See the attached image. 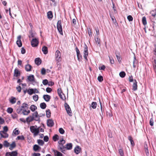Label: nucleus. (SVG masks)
I'll return each instance as SVG.
<instances>
[{
  "label": "nucleus",
  "mask_w": 156,
  "mask_h": 156,
  "mask_svg": "<svg viewBox=\"0 0 156 156\" xmlns=\"http://www.w3.org/2000/svg\"><path fill=\"white\" fill-rule=\"evenodd\" d=\"M28 105L27 103H23L21 106H19L16 109V112L19 114H21V112L24 109H28Z\"/></svg>",
  "instance_id": "nucleus-1"
},
{
  "label": "nucleus",
  "mask_w": 156,
  "mask_h": 156,
  "mask_svg": "<svg viewBox=\"0 0 156 156\" xmlns=\"http://www.w3.org/2000/svg\"><path fill=\"white\" fill-rule=\"evenodd\" d=\"M37 126H31L30 127V131L34 134L35 136H37L39 132V128H37Z\"/></svg>",
  "instance_id": "nucleus-2"
},
{
  "label": "nucleus",
  "mask_w": 156,
  "mask_h": 156,
  "mask_svg": "<svg viewBox=\"0 0 156 156\" xmlns=\"http://www.w3.org/2000/svg\"><path fill=\"white\" fill-rule=\"evenodd\" d=\"M55 60L57 63L61 62L62 60L61 53L59 51L57 50L55 52Z\"/></svg>",
  "instance_id": "nucleus-3"
},
{
  "label": "nucleus",
  "mask_w": 156,
  "mask_h": 156,
  "mask_svg": "<svg viewBox=\"0 0 156 156\" xmlns=\"http://www.w3.org/2000/svg\"><path fill=\"white\" fill-rule=\"evenodd\" d=\"M57 26L58 30L59 32L62 35L63 32L62 26V22L61 20H59L58 21Z\"/></svg>",
  "instance_id": "nucleus-4"
},
{
  "label": "nucleus",
  "mask_w": 156,
  "mask_h": 156,
  "mask_svg": "<svg viewBox=\"0 0 156 156\" xmlns=\"http://www.w3.org/2000/svg\"><path fill=\"white\" fill-rule=\"evenodd\" d=\"M83 57L86 60H87V57L88 55V47L86 45H85L83 49Z\"/></svg>",
  "instance_id": "nucleus-5"
},
{
  "label": "nucleus",
  "mask_w": 156,
  "mask_h": 156,
  "mask_svg": "<svg viewBox=\"0 0 156 156\" xmlns=\"http://www.w3.org/2000/svg\"><path fill=\"white\" fill-rule=\"evenodd\" d=\"M64 106L65 109L67 113L70 116H72V112L70 107L69 105L66 103H65L64 104Z\"/></svg>",
  "instance_id": "nucleus-6"
},
{
  "label": "nucleus",
  "mask_w": 156,
  "mask_h": 156,
  "mask_svg": "<svg viewBox=\"0 0 156 156\" xmlns=\"http://www.w3.org/2000/svg\"><path fill=\"white\" fill-rule=\"evenodd\" d=\"M75 50L76 52V55L78 60L79 62H81L82 60V55L80 54V52L78 48L77 47L75 48Z\"/></svg>",
  "instance_id": "nucleus-7"
},
{
  "label": "nucleus",
  "mask_w": 156,
  "mask_h": 156,
  "mask_svg": "<svg viewBox=\"0 0 156 156\" xmlns=\"http://www.w3.org/2000/svg\"><path fill=\"white\" fill-rule=\"evenodd\" d=\"M31 45L33 47L37 46L39 44V41L38 39L36 38H33L31 42Z\"/></svg>",
  "instance_id": "nucleus-8"
},
{
  "label": "nucleus",
  "mask_w": 156,
  "mask_h": 156,
  "mask_svg": "<svg viewBox=\"0 0 156 156\" xmlns=\"http://www.w3.org/2000/svg\"><path fill=\"white\" fill-rule=\"evenodd\" d=\"M34 118V120L36 121H37L39 120L40 118L39 117L38 112L37 111H36L34 113L32 116Z\"/></svg>",
  "instance_id": "nucleus-9"
},
{
  "label": "nucleus",
  "mask_w": 156,
  "mask_h": 156,
  "mask_svg": "<svg viewBox=\"0 0 156 156\" xmlns=\"http://www.w3.org/2000/svg\"><path fill=\"white\" fill-rule=\"evenodd\" d=\"M21 73L18 69L17 68H15L14 70L13 76L17 77L20 76Z\"/></svg>",
  "instance_id": "nucleus-10"
},
{
  "label": "nucleus",
  "mask_w": 156,
  "mask_h": 156,
  "mask_svg": "<svg viewBox=\"0 0 156 156\" xmlns=\"http://www.w3.org/2000/svg\"><path fill=\"white\" fill-rule=\"evenodd\" d=\"M0 135L2 138H6L8 137L9 135L5 131H0Z\"/></svg>",
  "instance_id": "nucleus-11"
},
{
  "label": "nucleus",
  "mask_w": 156,
  "mask_h": 156,
  "mask_svg": "<svg viewBox=\"0 0 156 156\" xmlns=\"http://www.w3.org/2000/svg\"><path fill=\"white\" fill-rule=\"evenodd\" d=\"M21 39V36H19L17 37V40L16 41V43L18 46L19 47H21L22 46V43Z\"/></svg>",
  "instance_id": "nucleus-12"
},
{
  "label": "nucleus",
  "mask_w": 156,
  "mask_h": 156,
  "mask_svg": "<svg viewBox=\"0 0 156 156\" xmlns=\"http://www.w3.org/2000/svg\"><path fill=\"white\" fill-rule=\"evenodd\" d=\"M54 124L53 121L51 119H49L47 121V125L50 127H52Z\"/></svg>",
  "instance_id": "nucleus-13"
},
{
  "label": "nucleus",
  "mask_w": 156,
  "mask_h": 156,
  "mask_svg": "<svg viewBox=\"0 0 156 156\" xmlns=\"http://www.w3.org/2000/svg\"><path fill=\"white\" fill-rule=\"evenodd\" d=\"M110 16L111 18L112 19V20L113 22V23L116 26H118V23L117 22V21L115 17L113 16L111 14H110Z\"/></svg>",
  "instance_id": "nucleus-14"
},
{
  "label": "nucleus",
  "mask_w": 156,
  "mask_h": 156,
  "mask_svg": "<svg viewBox=\"0 0 156 156\" xmlns=\"http://www.w3.org/2000/svg\"><path fill=\"white\" fill-rule=\"evenodd\" d=\"M137 89V82L136 80H134L133 83V90L134 91L136 90Z\"/></svg>",
  "instance_id": "nucleus-15"
},
{
  "label": "nucleus",
  "mask_w": 156,
  "mask_h": 156,
  "mask_svg": "<svg viewBox=\"0 0 156 156\" xmlns=\"http://www.w3.org/2000/svg\"><path fill=\"white\" fill-rule=\"evenodd\" d=\"M32 68V66L30 64H28L25 66V69L27 72H30L31 71Z\"/></svg>",
  "instance_id": "nucleus-16"
},
{
  "label": "nucleus",
  "mask_w": 156,
  "mask_h": 156,
  "mask_svg": "<svg viewBox=\"0 0 156 156\" xmlns=\"http://www.w3.org/2000/svg\"><path fill=\"white\" fill-rule=\"evenodd\" d=\"M27 109H24L21 112V114H23L24 115H28L30 112L29 110H27Z\"/></svg>",
  "instance_id": "nucleus-17"
},
{
  "label": "nucleus",
  "mask_w": 156,
  "mask_h": 156,
  "mask_svg": "<svg viewBox=\"0 0 156 156\" xmlns=\"http://www.w3.org/2000/svg\"><path fill=\"white\" fill-rule=\"evenodd\" d=\"M73 144L72 143H68L65 145V150H71L72 148Z\"/></svg>",
  "instance_id": "nucleus-18"
},
{
  "label": "nucleus",
  "mask_w": 156,
  "mask_h": 156,
  "mask_svg": "<svg viewBox=\"0 0 156 156\" xmlns=\"http://www.w3.org/2000/svg\"><path fill=\"white\" fill-rule=\"evenodd\" d=\"M74 152L76 154H79L81 151V149L79 146L76 147L74 150Z\"/></svg>",
  "instance_id": "nucleus-19"
},
{
  "label": "nucleus",
  "mask_w": 156,
  "mask_h": 156,
  "mask_svg": "<svg viewBox=\"0 0 156 156\" xmlns=\"http://www.w3.org/2000/svg\"><path fill=\"white\" fill-rule=\"evenodd\" d=\"M43 98L45 101L47 102H48L50 101L51 99V97L50 96L47 94L44 95L43 96Z\"/></svg>",
  "instance_id": "nucleus-20"
},
{
  "label": "nucleus",
  "mask_w": 156,
  "mask_h": 156,
  "mask_svg": "<svg viewBox=\"0 0 156 156\" xmlns=\"http://www.w3.org/2000/svg\"><path fill=\"white\" fill-rule=\"evenodd\" d=\"M27 79L30 82H34V77L33 75H30L28 76Z\"/></svg>",
  "instance_id": "nucleus-21"
},
{
  "label": "nucleus",
  "mask_w": 156,
  "mask_h": 156,
  "mask_svg": "<svg viewBox=\"0 0 156 156\" xmlns=\"http://www.w3.org/2000/svg\"><path fill=\"white\" fill-rule=\"evenodd\" d=\"M58 147L61 151L62 153H64V151H65V146H64L63 145L59 144Z\"/></svg>",
  "instance_id": "nucleus-22"
},
{
  "label": "nucleus",
  "mask_w": 156,
  "mask_h": 156,
  "mask_svg": "<svg viewBox=\"0 0 156 156\" xmlns=\"http://www.w3.org/2000/svg\"><path fill=\"white\" fill-rule=\"evenodd\" d=\"M10 102L12 104H15L16 102V99L15 97H12L9 100Z\"/></svg>",
  "instance_id": "nucleus-23"
},
{
  "label": "nucleus",
  "mask_w": 156,
  "mask_h": 156,
  "mask_svg": "<svg viewBox=\"0 0 156 156\" xmlns=\"http://www.w3.org/2000/svg\"><path fill=\"white\" fill-rule=\"evenodd\" d=\"M128 139L130 141L132 146H134L135 144L132 137L131 136H129L128 137Z\"/></svg>",
  "instance_id": "nucleus-24"
},
{
  "label": "nucleus",
  "mask_w": 156,
  "mask_h": 156,
  "mask_svg": "<svg viewBox=\"0 0 156 156\" xmlns=\"http://www.w3.org/2000/svg\"><path fill=\"white\" fill-rule=\"evenodd\" d=\"M34 118L32 116H30L26 118V121L27 123H29L34 120Z\"/></svg>",
  "instance_id": "nucleus-25"
},
{
  "label": "nucleus",
  "mask_w": 156,
  "mask_h": 156,
  "mask_svg": "<svg viewBox=\"0 0 156 156\" xmlns=\"http://www.w3.org/2000/svg\"><path fill=\"white\" fill-rule=\"evenodd\" d=\"M35 62L37 65H39L41 64V61L39 58H36L35 60Z\"/></svg>",
  "instance_id": "nucleus-26"
},
{
  "label": "nucleus",
  "mask_w": 156,
  "mask_h": 156,
  "mask_svg": "<svg viewBox=\"0 0 156 156\" xmlns=\"http://www.w3.org/2000/svg\"><path fill=\"white\" fill-rule=\"evenodd\" d=\"M133 64V67L134 68H135L136 67V65L138 64V61L136 59V57L135 56L134 57Z\"/></svg>",
  "instance_id": "nucleus-27"
},
{
  "label": "nucleus",
  "mask_w": 156,
  "mask_h": 156,
  "mask_svg": "<svg viewBox=\"0 0 156 156\" xmlns=\"http://www.w3.org/2000/svg\"><path fill=\"white\" fill-rule=\"evenodd\" d=\"M42 51L44 54H46L48 53V48L45 46H43L42 49Z\"/></svg>",
  "instance_id": "nucleus-28"
},
{
  "label": "nucleus",
  "mask_w": 156,
  "mask_h": 156,
  "mask_svg": "<svg viewBox=\"0 0 156 156\" xmlns=\"http://www.w3.org/2000/svg\"><path fill=\"white\" fill-rule=\"evenodd\" d=\"M9 149L11 150H12L16 146V144L15 142H13L9 146Z\"/></svg>",
  "instance_id": "nucleus-29"
},
{
  "label": "nucleus",
  "mask_w": 156,
  "mask_h": 156,
  "mask_svg": "<svg viewBox=\"0 0 156 156\" xmlns=\"http://www.w3.org/2000/svg\"><path fill=\"white\" fill-rule=\"evenodd\" d=\"M53 16L52 13L51 11H49L48 12L47 17L48 18L52 19Z\"/></svg>",
  "instance_id": "nucleus-30"
},
{
  "label": "nucleus",
  "mask_w": 156,
  "mask_h": 156,
  "mask_svg": "<svg viewBox=\"0 0 156 156\" xmlns=\"http://www.w3.org/2000/svg\"><path fill=\"white\" fill-rule=\"evenodd\" d=\"M95 40L96 42V43L100 45L101 44L100 43V40L98 36H97L96 38H95Z\"/></svg>",
  "instance_id": "nucleus-31"
},
{
  "label": "nucleus",
  "mask_w": 156,
  "mask_h": 156,
  "mask_svg": "<svg viewBox=\"0 0 156 156\" xmlns=\"http://www.w3.org/2000/svg\"><path fill=\"white\" fill-rule=\"evenodd\" d=\"M54 151L56 156H63L62 154L58 151L54 150Z\"/></svg>",
  "instance_id": "nucleus-32"
},
{
  "label": "nucleus",
  "mask_w": 156,
  "mask_h": 156,
  "mask_svg": "<svg viewBox=\"0 0 156 156\" xmlns=\"http://www.w3.org/2000/svg\"><path fill=\"white\" fill-rule=\"evenodd\" d=\"M30 109L32 112H34L37 109V107L34 105H32L30 107Z\"/></svg>",
  "instance_id": "nucleus-33"
},
{
  "label": "nucleus",
  "mask_w": 156,
  "mask_h": 156,
  "mask_svg": "<svg viewBox=\"0 0 156 156\" xmlns=\"http://www.w3.org/2000/svg\"><path fill=\"white\" fill-rule=\"evenodd\" d=\"M52 139L54 141H56L59 140V136L57 134H55L53 136Z\"/></svg>",
  "instance_id": "nucleus-34"
},
{
  "label": "nucleus",
  "mask_w": 156,
  "mask_h": 156,
  "mask_svg": "<svg viewBox=\"0 0 156 156\" xmlns=\"http://www.w3.org/2000/svg\"><path fill=\"white\" fill-rule=\"evenodd\" d=\"M97 105V103L95 102H92L90 107H91L93 109H95L96 108Z\"/></svg>",
  "instance_id": "nucleus-35"
},
{
  "label": "nucleus",
  "mask_w": 156,
  "mask_h": 156,
  "mask_svg": "<svg viewBox=\"0 0 156 156\" xmlns=\"http://www.w3.org/2000/svg\"><path fill=\"white\" fill-rule=\"evenodd\" d=\"M142 22L143 24L145 26L147 24V22L146 20V19L145 16H144L142 18Z\"/></svg>",
  "instance_id": "nucleus-36"
},
{
  "label": "nucleus",
  "mask_w": 156,
  "mask_h": 156,
  "mask_svg": "<svg viewBox=\"0 0 156 156\" xmlns=\"http://www.w3.org/2000/svg\"><path fill=\"white\" fill-rule=\"evenodd\" d=\"M40 148H41V147L37 144H35L34 146L33 150L35 151H37Z\"/></svg>",
  "instance_id": "nucleus-37"
},
{
  "label": "nucleus",
  "mask_w": 156,
  "mask_h": 156,
  "mask_svg": "<svg viewBox=\"0 0 156 156\" xmlns=\"http://www.w3.org/2000/svg\"><path fill=\"white\" fill-rule=\"evenodd\" d=\"M66 141L63 140V138L60 140L58 142V144L60 145H64Z\"/></svg>",
  "instance_id": "nucleus-38"
},
{
  "label": "nucleus",
  "mask_w": 156,
  "mask_h": 156,
  "mask_svg": "<svg viewBox=\"0 0 156 156\" xmlns=\"http://www.w3.org/2000/svg\"><path fill=\"white\" fill-rule=\"evenodd\" d=\"M46 116L48 118H49L51 116V112L49 109H48L46 110Z\"/></svg>",
  "instance_id": "nucleus-39"
},
{
  "label": "nucleus",
  "mask_w": 156,
  "mask_h": 156,
  "mask_svg": "<svg viewBox=\"0 0 156 156\" xmlns=\"http://www.w3.org/2000/svg\"><path fill=\"white\" fill-rule=\"evenodd\" d=\"M40 106L41 108L42 109H44L46 108V105L45 103L43 102L41 103L40 104Z\"/></svg>",
  "instance_id": "nucleus-40"
},
{
  "label": "nucleus",
  "mask_w": 156,
  "mask_h": 156,
  "mask_svg": "<svg viewBox=\"0 0 156 156\" xmlns=\"http://www.w3.org/2000/svg\"><path fill=\"white\" fill-rule=\"evenodd\" d=\"M27 92L29 95H31L33 93H34V90L32 89H29L27 90Z\"/></svg>",
  "instance_id": "nucleus-41"
},
{
  "label": "nucleus",
  "mask_w": 156,
  "mask_h": 156,
  "mask_svg": "<svg viewBox=\"0 0 156 156\" xmlns=\"http://www.w3.org/2000/svg\"><path fill=\"white\" fill-rule=\"evenodd\" d=\"M20 133V131L18 130H16V128L13 131V133L16 135L19 134Z\"/></svg>",
  "instance_id": "nucleus-42"
},
{
  "label": "nucleus",
  "mask_w": 156,
  "mask_h": 156,
  "mask_svg": "<svg viewBox=\"0 0 156 156\" xmlns=\"http://www.w3.org/2000/svg\"><path fill=\"white\" fill-rule=\"evenodd\" d=\"M126 73L124 71H122L119 73V75L122 78L126 76Z\"/></svg>",
  "instance_id": "nucleus-43"
},
{
  "label": "nucleus",
  "mask_w": 156,
  "mask_h": 156,
  "mask_svg": "<svg viewBox=\"0 0 156 156\" xmlns=\"http://www.w3.org/2000/svg\"><path fill=\"white\" fill-rule=\"evenodd\" d=\"M144 151L146 152V154L147 156H148L149 154L148 150L147 148V145L144 146Z\"/></svg>",
  "instance_id": "nucleus-44"
},
{
  "label": "nucleus",
  "mask_w": 156,
  "mask_h": 156,
  "mask_svg": "<svg viewBox=\"0 0 156 156\" xmlns=\"http://www.w3.org/2000/svg\"><path fill=\"white\" fill-rule=\"evenodd\" d=\"M13 109L11 108H10V107H9L7 109V112L9 113V114H11L12 113V112H13Z\"/></svg>",
  "instance_id": "nucleus-45"
},
{
  "label": "nucleus",
  "mask_w": 156,
  "mask_h": 156,
  "mask_svg": "<svg viewBox=\"0 0 156 156\" xmlns=\"http://www.w3.org/2000/svg\"><path fill=\"white\" fill-rule=\"evenodd\" d=\"M10 145L9 143L6 140L5 141L3 142V145L4 147H8Z\"/></svg>",
  "instance_id": "nucleus-46"
},
{
  "label": "nucleus",
  "mask_w": 156,
  "mask_h": 156,
  "mask_svg": "<svg viewBox=\"0 0 156 156\" xmlns=\"http://www.w3.org/2000/svg\"><path fill=\"white\" fill-rule=\"evenodd\" d=\"M16 139L18 140H24L25 139V138L23 135L18 136L17 137Z\"/></svg>",
  "instance_id": "nucleus-47"
},
{
  "label": "nucleus",
  "mask_w": 156,
  "mask_h": 156,
  "mask_svg": "<svg viewBox=\"0 0 156 156\" xmlns=\"http://www.w3.org/2000/svg\"><path fill=\"white\" fill-rule=\"evenodd\" d=\"M37 142L41 146H43L44 144V142L42 140H37Z\"/></svg>",
  "instance_id": "nucleus-48"
},
{
  "label": "nucleus",
  "mask_w": 156,
  "mask_h": 156,
  "mask_svg": "<svg viewBox=\"0 0 156 156\" xmlns=\"http://www.w3.org/2000/svg\"><path fill=\"white\" fill-rule=\"evenodd\" d=\"M150 13L154 17L156 15V10H152Z\"/></svg>",
  "instance_id": "nucleus-49"
},
{
  "label": "nucleus",
  "mask_w": 156,
  "mask_h": 156,
  "mask_svg": "<svg viewBox=\"0 0 156 156\" xmlns=\"http://www.w3.org/2000/svg\"><path fill=\"white\" fill-rule=\"evenodd\" d=\"M98 80L99 81L101 82L103 80V78L102 76H99L98 77Z\"/></svg>",
  "instance_id": "nucleus-50"
},
{
  "label": "nucleus",
  "mask_w": 156,
  "mask_h": 156,
  "mask_svg": "<svg viewBox=\"0 0 156 156\" xmlns=\"http://www.w3.org/2000/svg\"><path fill=\"white\" fill-rule=\"evenodd\" d=\"M119 153L120 156H124V152L122 149H121L119 150Z\"/></svg>",
  "instance_id": "nucleus-51"
},
{
  "label": "nucleus",
  "mask_w": 156,
  "mask_h": 156,
  "mask_svg": "<svg viewBox=\"0 0 156 156\" xmlns=\"http://www.w3.org/2000/svg\"><path fill=\"white\" fill-rule=\"evenodd\" d=\"M33 99L35 101H37L38 99V96L37 95H35L33 96Z\"/></svg>",
  "instance_id": "nucleus-52"
},
{
  "label": "nucleus",
  "mask_w": 156,
  "mask_h": 156,
  "mask_svg": "<svg viewBox=\"0 0 156 156\" xmlns=\"http://www.w3.org/2000/svg\"><path fill=\"white\" fill-rule=\"evenodd\" d=\"M46 70L44 68H42L41 71V74L42 75H45L46 73Z\"/></svg>",
  "instance_id": "nucleus-53"
},
{
  "label": "nucleus",
  "mask_w": 156,
  "mask_h": 156,
  "mask_svg": "<svg viewBox=\"0 0 156 156\" xmlns=\"http://www.w3.org/2000/svg\"><path fill=\"white\" fill-rule=\"evenodd\" d=\"M127 18L129 21H131L133 20V17L131 15H129L128 16Z\"/></svg>",
  "instance_id": "nucleus-54"
},
{
  "label": "nucleus",
  "mask_w": 156,
  "mask_h": 156,
  "mask_svg": "<svg viewBox=\"0 0 156 156\" xmlns=\"http://www.w3.org/2000/svg\"><path fill=\"white\" fill-rule=\"evenodd\" d=\"M42 83L44 85H45L48 84V82L47 80L45 79L43 81Z\"/></svg>",
  "instance_id": "nucleus-55"
},
{
  "label": "nucleus",
  "mask_w": 156,
  "mask_h": 156,
  "mask_svg": "<svg viewBox=\"0 0 156 156\" xmlns=\"http://www.w3.org/2000/svg\"><path fill=\"white\" fill-rule=\"evenodd\" d=\"M12 156H16L17 154V152L16 151H13L11 153Z\"/></svg>",
  "instance_id": "nucleus-56"
},
{
  "label": "nucleus",
  "mask_w": 156,
  "mask_h": 156,
  "mask_svg": "<svg viewBox=\"0 0 156 156\" xmlns=\"http://www.w3.org/2000/svg\"><path fill=\"white\" fill-rule=\"evenodd\" d=\"M59 133L61 134H63L64 133L65 131L62 128H60L59 129Z\"/></svg>",
  "instance_id": "nucleus-57"
},
{
  "label": "nucleus",
  "mask_w": 156,
  "mask_h": 156,
  "mask_svg": "<svg viewBox=\"0 0 156 156\" xmlns=\"http://www.w3.org/2000/svg\"><path fill=\"white\" fill-rule=\"evenodd\" d=\"M149 123H150V124L151 126H153L154 121H153V120L152 118H151L150 119Z\"/></svg>",
  "instance_id": "nucleus-58"
},
{
  "label": "nucleus",
  "mask_w": 156,
  "mask_h": 156,
  "mask_svg": "<svg viewBox=\"0 0 156 156\" xmlns=\"http://www.w3.org/2000/svg\"><path fill=\"white\" fill-rule=\"evenodd\" d=\"M88 31L89 37H91L92 36V31L91 29L90 28H89L88 29Z\"/></svg>",
  "instance_id": "nucleus-59"
},
{
  "label": "nucleus",
  "mask_w": 156,
  "mask_h": 156,
  "mask_svg": "<svg viewBox=\"0 0 156 156\" xmlns=\"http://www.w3.org/2000/svg\"><path fill=\"white\" fill-rule=\"evenodd\" d=\"M16 89L19 93L20 92L21 90V88L20 86H19L18 87H16Z\"/></svg>",
  "instance_id": "nucleus-60"
},
{
  "label": "nucleus",
  "mask_w": 156,
  "mask_h": 156,
  "mask_svg": "<svg viewBox=\"0 0 156 156\" xmlns=\"http://www.w3.org/2000/svg\"><path fill=\"white\" fill-rule=\"evenodd\" d=\"M46 90L48 93H50L52 91V90L51 88L48 87L46 88Z\"/></svg>",
  "instance_id": "nucleus-61"
},
{
  "label": "nucleus",
  "mask_w": 156,
  "mask_h": 156,
  "mask_svg": "<svg viewBox=\"0 0 156 156\" xmlns=\"http://www.w3.org/2000/svg\"><path fill=\"white\" fill-rule=\"evenodd\" d=\"M129 82H132L134 81L133 77L132 75L129 77Z\"/></svg>",
  "instance_id": "nucleus-62"
},
{
  "label": "nucleus",
  "mask_w": 156,
  "mask_h": 156,
  "mask_svg": "<svg viewBox=\"0 0 156 156\" xmlns=\"http://www.w3.org/2000/svg\"><path fill=\"white\" fill-rule=\"evenodd\" d=\"M105 68V66H104V65H103L99 67V70H104Z\"/></svg>",
  "instance_id": "nucleus-63"
},
{
  "label": "nucleus",
  "mask_w": 156,
  "mask_h": 156,
  "mask_svg": "<svg viewBox=\"0 0 156 156\" xmlns=\"http://www.w3.org/2000/svg\"><path fill=\"white\" fill-rule=\"evenodd\" d=\"M48 140H49V138L48 136H46L44 137V140L45 142H48Z\"/></svg>",
  "instance_id": "nucleus-64"
}]
</instances>
